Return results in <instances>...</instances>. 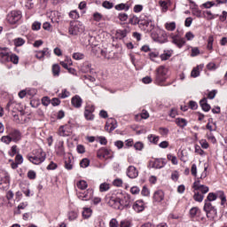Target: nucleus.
I'll return each mask as SVG.
<instances>
[{
	"mask_svg": "<svg viewBox=\"0 0 227 227\" xmlns=\"http://www.w3.org/2000/svg\"><path fill=\"white\" fill-rule=\"evenodd\" d=\"M168 80V69L164 66H160L155 70V79L154 82L157 84V86H166L164 85V82Z\"/></svg>",
	"mask_w": 227,
	"mask_h": 227,
	"instance_id": "1",
	"label": "nucleus"
},
{
	"mask_svg": "<svg viewBox=\"0 0 227 227\" xmlns=\"http://www.w3.org/2000/svg\"><path fill=\"white\" fill-rule=\"evenodd\" d=\"M27 159L32 164H42L43 160H45V153H43L42 150H35L33 151L32 154L27 155Z\"/></svg>",
	"mask_w": 227,
	"mask_h": 227,
	"instance_id": "2",
	"label": "nucleus"
},
{
	"mask_svg": "<svg viewBox=\"0 0 227 227\" xmlns=\"http://www.w3.org/2000/svg\"><path fill=\"white\" fill-rule=\"evenodd\" d=\"M84 33V25L81 21H73L70 23L69 35L73 36H77Z\"/></svg>",
	"mask_w": 227,
	"mask_h": 227,
	"instance_id": "3",
	"label": "nucleus"
},
{
	"mask_svg": "<svg viewBox=\"0 0 227 227\" xmlns=\"http://www.w3.org/2000/svg\"><path fill=\"white\" fill-rule=\"evenodd\" d=\"M6 109H8L9 111H11L12 113V116L15 118V120H17V118H19V114H17V113H20V114L21 116H24V111L20 110V105L13 102V101H10L7 104Z\"/></svg>",
	"mask_w": 227,
	"mask_h": 227,
	"instance_id": "4",
	"label": "nucleus"
},
{
	"mask_svg": "<svg viewBox=\"0 0 227 227\" xmlns=\"http://www.w3.org/2000/svg\"><path fill=\"white\" fill-rule=\"evenodd\" d=\"M204 210L207 213V217L211 221H214L217 217V209L212 206V203L206 202L204 205Z\"/></svg>",
	"mask_w": 227,
	"mask_h": 227,
	"instance_id": "5",
	"label": "nucleus"
},
{
	"mask_svg": "<svg viewBox=\"0 0 227 227\" xmlns=\"http://www.w3.org/2000/svg\"><path fill=\"white\" fill-rule=\"evenodd\" d=\"M117 196L119 198V201L121 203V207L122 210L125 207L127 208L130 207V196L129 195V193L120 192L117 193Z\"/></svg>",
	"mask_w": 227,
	"mask_h": 227,
	"instance_id": "6",
	"label": "nucleus"
},
{
	"mask_svg": "<svg viewBox=\"0 0 227 227\" xmlns=\"http://www.w3.org/2000/svg\"><path fill=\"white\" fill-rule=\"evenodd\" d=\"M20 19H22V13L20 11H12L7 15V21L9 24H17Z\"/></svg>",
	"mask_w": 227,
	"mask_h": 227,
	"instance_id": "7",
	"label": "nucleus"
},
{
	"mask_svg": "<svg viewBox=\"0 0 227 227\" xmlns=\"http://www.w3.org/2000/svg\"><path fill=\"white\" fill-rule=\"evenodd\" d=\"M139 27L144 29L146 33H150L153 29V23L150 19L140 20Z\"/></svg>",
	"mask_w": 227,
	"mask_h": 227,
	"instance_id": "8",
	"label": "nucleus"
},
{
	"mask_svg": "<svg viewBox=\"0 0 227 227\" xmlns=\"http://www.w3.org/2000/svg\"><path fill=\"white\" fill-rule=\"evenodd\" d=\"M76 196L78 200H81L82 201H88L89 200H91L93 197V190L88 189L85 192H77Z\"/></svg>",
	"mask_w": 227,
	"mask_h": 227,
	"instance_id": "9",
	"label": "nucleus"
},
{
	"mask_svg": "<svg viewBox=\"0 0 227 227\" xmlns=\"http://www.w3.org/2000/svg\"><path fill=\"white\" fill-rule=\"evenodd\" d=\"M0 61L1 63H10V49L0 48Z\"/></svg>",
	"mask_w": 227,
	"mask_h": 227,
	"instance_id": "10",
	"label": "nucleus"
},
{
	"mask_svg": "<svg viewBox=\"0 0 227 227\" xmlns=\"http://www.w3.org/2000/svg\"><path fill=\"white\" fill-rule=\"evenodd\" d=\"M109 207H112V208H115V210H122L121 209V204L120 203V199L118 197V194L116 196H113L108 200Z\"/></svg>",
	"mask_w": 227,
	"mask_h": 227,
	"instance_id": "11",
	"label": "nucleus"
},
{
	"mask_svg": "<svg viewBox=\"0 0 227 227\" xmlns=\"http://www.w3.org/2000/svg\"><path fill=\"white\" fill-rule=\"evenodd\" d=\"M111 153H112L111 150H109L107 148H105V147H102L99 150H98L97 157L98 159L107 160V159H110Z\"/></svg>",
	"mask_w": 227,
	"mask_h": 227,
	"instance_id": "12",
	"label": "nucleus"
},
{
	"mask_svg": "<svg viewBox=\"0 0 227 227\" xmlns=\"http://www.w3.org/2000/svg\"><path fill=\"white\" fill-rule=\"evenodd\" d=\"M51 58V50L49 48H43L41 51H35V58L40 61H43V58Z\"/></svg>",
	"mask_w": 227,
	"mask_h": 227,
	"instance_id": "13",
	"label": "nucleus"
},
{
	"mask_svg": "<svg viewBox=\"0 0 227 227\" xmlns=\"http://www.w3.org/2000/svg\"><path fill=\"white\" fill-rule=\"evenodd\" d=\"M70 134H72V126L67 124L59 127V135L62 137H67V136H70Z\"/></svg>",
	"mask_w": 227,
	"mask_h": 227,
	"instance_id": "14",
	"label": "nucleus"
},
{
	"mask_svg": "<svg viewBox=\"0 0 227 227\" xmlns=\"http://www.w3.org/2000/svg\"><path fill=\"white\" fill-rule=\"evenodd\" d=\"M171 39L172 43H174V45H176L178 49H182V47L185 45V39L184 37H181L180 35H173Z\"/></svg>",
	"mask_w": 227,
	"mask_h": 227,
	"instance_id": "15",
	"label": "nucleus"
},
{
	"mask_svg": "<svg viewBox=\"0 0 227 227\" xmlns=\"http://www.w3.org/2000/svg\"><path fill=\"white\" fill-rule=\"evenodd\" d=\"M192 187L194 191H200L202 194H207V192H208V186L201 184L199 180L193 183Z\"/></svg>",
	"mask_w": 227,
	"mask_h": 227,
	"instance_id": "16",
	"label": "nucleus"
},
{
	"mask_svg": "<svg viewBox=\"0 0 227 227\" xmlns=\"http://www.w3.org/2000/svg\"><path fill=\"white\" fill-rule=\"evenodd\" d=\"M10 184V174L6 170H0V185Z\"/></svg>",
	"mask_w": 227,
	"mask_h": 227,
	"instance_id": "17",
	"label": "nucleus"
},
{
	"mask_svg": "<svg viewBox=\"0 0 227 227\" xmlns=\"http://www.w3.org/2000/svg\"><path fill=\"white\" fill-rule=\"evenodd\" d=\"M129 33H130L129 27L124 29H118L115 33V38H117L118 40H123V38H125V36H127Z\"/></svg>",
	"mask_w": 227,
	"mask_h": 227,
	"instance_id": "18",
	"label": "nucleus"
},
{
	"mask_svg": "<svg viewBox=\"0 0 227 227\" xmlns=\"http://www.w3.org/2000/svg\"><path fill=\"white\" fill-rule=\"evenodd\" d=\"M153 200L154 203H160L161 201H164V192L161 190L154 192Z\"/></svg>",
	"mask_w": 227,
	"mask_h": 227,
	"instance_id": "19",
	"label": "nucleus"
},
{
	"mask_svg": "<svg viewBox=\"0 0 227 227\" xmlns=\"http://www.w3.org/2000/svg\"><path fill=\"white\" fill-rule=\"evenodd\" d=\"M65 143L63 141L57 142L55 145V152L57 155L63 156L65 154Z\"/></svg>",
	"mask_w": 227,
	"mask_h": 227,
	"instance_id": "20",
	"label": "nucleus"
},
{
	"mask_svg": "<svg viewBox=\"0 0 227 227\" xmlns=\"http://www.w3.org/2000/svg\"><path fill=\"white\" fill-rule=\"evenodd\" d=\"M71 104L76 109H79L82 106V98L79 97V95H75L71 99Z\"/></svg>",
	"mask_w": 227,
	"mask_h": 227,
	"instance_id": "21",
	"label": "nucleus"
},
{
	"mask_svg": "<svg viewBox=\"0 0 227 227\" xmlns=\"http://www.w3.org/2000/svg\"><path fill=\"white\" fill-rule=\"evenodd\" d=\"M139 172L134 166H129L127 170V176L129 178H137Z\"/></svg>",
	"mask_w": 227,
	"mask_h": 227,
	"instance_id": "22",
	"label": "nucleus"
},
{
	"mask_svg": "<svg viewBox=\"0 0 227 227\" xmlns=\"http://www.w3.org/2000/svg\"><path fill=\"white\" fill-rule=\"evenodd\" d=\"M9 136L11 137V140L13 141V143H19L20 139L22 138V136L20 135V131L14 129L12 130Z\"/></svg>",
	"mask_w": 227,
	"mask_h": 227,
	"instance_id": "23",
	"label": "nucleus"
},
{
	"mask_svg": "<svg viewBox=\"0 0 227 227\" xmlns=\"http://www.w3.org/2000/svg\"><path fill=\"white\" fill-rule=\"evenodd\" d=\"M166 166V160L165 159H155L153 163V168L155 169H160Z\"/></svg>",
	"mask_w": 227,
	"mask_h": 227,
	"instance_id": "24",
	"label": "nucleus"
},
{
	"mask_svg": "<svg viewBox=\"0 0 227 227\" xmlns=\"http://www.w3.org/2000/svg\"><path fill=\"white\" fill-rule=\"evenodd\" d=\"M133 209L137 213L143 212V210H145V202H143V200H137L133 204Z\"/></svg>",
	"mask_w": 227,
	"mask_h": 227,
	"instance_id": "25",
	"label": "nucleus"
},
{
	"mask_svg": "<svg viewBox=\"0 0 227 227\" xmlns=\"http://www.w3.org/2000/svg\"><path fill=\"white\" fill-rule=\"evenodd\" d=\"M96 54H100L105 59H109V54H107V49H102L100 47H96L95 50Z\"/></svg>",
	"mask_w": 227,
	"mask_h": 227,
	"instance_id": "26",
	"label": "nucleus"
},
{
	"mask_svg": "<svg viewBox=\"0 0 227 227\" xmlns=\"http://www.w3.org/2000/svg\"><path fill=\"white\" fill-rule=\"evenodd\" d=\"M12 43L15 47H22V45H24V43H26V39H24L22 37H17L12 40Z\"/></svg>",
	"mask_w": 227,
	"mask_h": 227,
	"instance_id": "27",
	"label": "nucleus"
},
{
	"mask_svg": "<svg viewBox=\"0 0 227 227\" xmlns=\"http://www.w3.org/2000/svg\"><path fill=\"white\" fill-rule=\"evenodd\" d=\"M200 107H202V110L205 111L206 113H208L210 111V105L207 102V98H203L200 102Z\"/></svg>",
	"mask_w": 227,
	"mask_h": 227,
	"instance_id": "28",
	"label": "nucleus"
},
{
	"mask_svg": "<svg viewBox=\"0 0 227 227\" xmlns=\"http://www.w3.org/2000/svg\"><path fill=\"white\" fill-rule=\"evenodd\" d=\"M203 65L197 66L191 73L192 77H200V70H203Z\"/></svg>",
	"mask_w": 227,
	"mask_h": 227,
	"instance_id": "29",
	"label": "nucleus"
},
{
	"mask_svg": "<svg viewBox=\"0 0 227 227\" xmlns=\"http://www.w3.org/2000/svg\"><path fill=\"white\" fill-rule=\"evenodd\" d=\"M82 217L83 219H90V216L92 215L93 210L90 207H83L82 210Z\"/></svg>",
	"mask_w": 227,
	"mask_h": 227,
	"instance_id": "30",
	"label": "nucleus"
},
{
	"mask_svg": "<svg viewBox=\"0 0 227 227\" xmlns=\"http://www.w3.org/2000/svg\"><path fill=\"white\" fill-rule=\"evenodd\" d=\"M81 70L83 74H88L89 72H91V64L90 62L83 63Z\"/></svg>",
	"mask_w": 227,
	"mask_h": 227,
	"instance_id": "31",
	"label": "nucleus"
},
{
	"mask_svg": "<svg viewBox=\"0 0 227 227\" xmlns=\"http://www.w3.org/2000/svg\"><path fill=\"white\" fill-rule=\"evenodd\" d=\"M114 8L118 12H121L123 10H124V12H129V10L130 9V6H129L127 4H119L115 5Z\"/></svg>",
	"mask_w": 227,
	"mask_h": 227,
	"instance_id": "32",
	"label": "nucleus"
},
{
	"mask_svg": "<svg viewBox=\"0 0 227 227\" xmlns=\"http://www.w3.org/2000/svg\"><path fill=\"white\" fill-rule=\"evenodd\" d=\"M111 189V184L109 183H102L99 185V192H107Z\"/></svg>",
	"mask_w": 227,
	"mask_h": 227,
	"instance_id": "33",
	"label": "nucleus"
},
{
	"mask_svg": "<svg viewBox=\"0 0 227 227\" xmlns=\"http://www.w3.org/2000/svg\"><path fill=\"white\" fill-rule=\"evenodd\" d=\"M61 72V67L58 64H54L52 66V74L54 77H59V74Z\"/></svg>",
	"mask_w": 227,
	"mask_h": 227,
	"instance_id": "34",
	"label": "nucleus"
},
{
	"mask_svg": "<svg viewBox=\"0 0 227 227\" xmlns=\"http://www.w3.org/2000/svg\"><path fill=\"white\" fill-rule=\"evenodd\" d=\"M76 187L81 191H84L85 189H88V183L84 180H80L76 183Z\"/></svg>",
	"mask_w": 227,
	"mask_h": 227,
	"instance_id": "35",
	"label": "nucleus"
},
{
	"mask_svg": "<svg viewBox=\"0 0 227 227\" xmlns=\"http://www.w3.org/2000/svg\"><path fill=\"white\" fill-rule=\"evenodd\" d=\"M165 28L167 31H175V29H176V23H175V21L167 22L165 24Z\"/></svg>",
	"mask_w": 227,
	"mask_h": 227,
	"instance_id": "36",
	"label": "nucleus"
},
{
	"mask_svg": "<svg viewBox=\"0 0 227 227\" xmlns=\"http://www.w3.org/2000/svg\"><path fill=\"white\" fill-rule=\"evenodd\" d=\"M176 123L178 127L184 129V127H187V121L184 118H177L176 119Z\"/></svg>",
	"mask_w": 227,
	"mask_h": 227,
	"instance_id": "37",
	"label": "nucleus"
},
{
	"mask_svg": "<svg viewBox=\"0 0 227 227\" xmlns=\"http://www.w3.org/2000/svg\"><path fill=\"white\" fill-rule=\"evenodd\" d=\"M167 159L168 160H170V162H172L174 166H178V159L176 158V156L169 153L167 155Z\"/></svg>",
	"mask_w": 227,
	"mask_h": 227,
	"instance_id": "38",
	"label": "nucleus"
},
{
	"mask_svg": "<svg viewBox=\"0 0 227 227\" xmlns=\"http://www.w3.org/2000/svg\"><path fill=\"white\" fill-rule=\"evenodd\" d=\"M203 15L207 20H213V19H215L217 16L212 13L210 11H206L203 12Z\"/></svg>",
	"mask_w": 227,
	"mask_h": 227,
	"instance_id": "39",
	"label": "nucleus"
},
{
	"mask_svg": "<svg viewBox=\"0 0 227 227\" xmlns=\"http://www.w3.org/2000/svg\"><path fill=\"white\" fill-rule=\"evenodd\" d=\"M139 22H141V20H139V18H137V16H136V15L130 16V18H129V23H130L132 26H136L137 24L139 25Z\"/></svg>",
	"mask_w": 227,
	"mask_h": 227,
	"instance_id": "40",
	"label": "nucleus"
},
{
	"mask_svg": "<svg viewBox=\"0 0 227 227\" xmlns=\"http://www.w3.org/2000/svg\"><path fill=\"white\" fill-rule=\"evenodd\" d=\"M13 63L14 65H19V56L16 54L9 55V62Z\"/></svg>",
	"mask_w": 227,
	"mask_h": 227,
	"instance_id": "41",
	"label": "nucleus"
},
{
	"mask_svg": "<svg viewBox=\"0 0 227 227\" xmlns=\"http://www.w3.org/2000/svg\"><path fill=\"white\" fill-rule=\"evenodd\" d=\"M171 51H164L163 54L160 55L161 61H166L171 58Z\"/></svg>",
	"mask_w": 227,
	"mask_h": 227,
	"instance_id": "42",
	"label": "nucleus"
},
{
	"mask_svg": "<svg viewBox=\"0 0 227 227\" xmlns=\"http://www.w3.org/2000/svg\"><path fill=\"white\" fill-rule=\"evenodd\" d=\"M72 58L76 61H81V59H84V55L81 52H74L73 53Z\"/></svg>",
	"mask_w": 227,
	"mask_h": 227,
	"instance_id": "43",
	"label": "nucleus"
},
{
	"mask_svg": "<svg viewBox=\"0 0 227 227\" xmlns=\"http://www.w3.org/2000/svg\"><path fill=\"white\" fill-rule=\"evenodd\" d=\"M42 29V23L40 21H34L32 24L33 31H40Z\"/></svg>",
	"mask_w": 227,
	"mask_h": 227,
	"instance_id": "44",
	"label": "nucleus"
},
{
	"mask_svg": "<svg viewBox=\"0 0 227 227\" xmlns=\"http://www.w3.org/2000/svg\"><path fill=\"white\" fill-rule=\"evenodd\" d=\"M204 198L205 196H203V194H200V192H195L193 196V200H195V201H198L199 203H201Z\"/></svg>",
	"mask_w": 227,
	"mask_h": 227,
	"instance_id": "45",
	"label": "nucleus"
},
{
	"mask_svg": "<svg viewBox=\"0 0 227 227\" xmlns=\"http://www.w3.org/2000/svg\"><path fill=\"white\" fill-rule=\"evenodd\" d=\"M178 178H180V172H178L177 170L172 171L171 180H173V182H178Z\"/></svg>",
	"mask_w": 227,
	"mask_h": 227,
	"instance_id": "46",
	"label": "nucleus"
},
{
	"mask_svg": "<svg viewBox=\"0 0 227 227\" xmlns=\"http://www.w3.org/2000/svg\"><path fill=\"white\" fill-rule=\"evenodd\" d=\"M148 139L150 143H153V145H157L159 143V136L149 135Z\"/></svg>",
	"mask_w": 227,
	"mask_h": 227,
	"instance_id": "47",
	"label": "nucleus"
},
{
	"mask_svg": "<svg viewBox=\"0 0 227 227\" xmlns=\"http://www.w3.org/2000/svg\"><path fill=\"white\" fill-rule=\"evenodd\" d=\"M1 141L5 145H10L12 140V137L10 135H7V136H3L1 137Z\"/></svg>",
	"mask_w": 227,
	"mask_h": 227,
	"instance_id": "48",
	"label": "nucleus"
},
{
	"mask_svg": "<svg viewBox=\"0 0 227 227\" xmlns=\"http://www.w3.org/2000/svg\"><path fill=\"white\" fill-rule=\"evenodd\" d=\"M118 19L121 20V22H126L129 19V15L125 12H121L118 14Z\"/></svg>",
	"mask_w": 227,
	"mask_h": 227,
	"instance_id": "49",
	"label": "nucleus"
},
{
	"mask_svg": "<svg viewBox=\"0 0 227 227\" xmlns=\"http://www.w3.org/2000/svg\"><path fill=\"white\" fill-rule=\"evenodd\" d=\"M105 129L108 132H113V130H114V129H116V124H114L113 122L112 123L107 122Z\"/></svg>",
	"mask_w": 227,
	"mask_h": 227,
	"instance_id": "50",
	"label": "nucleus"
},
{
	"mask_svg": "<svg viewBox=\"0 0 227 227\" xmlns=\"http://www.w3.org/2000/svg\"><path fill=\"white\" fill-rule=\"evenodd\" d=\"M65 168L68 171L74 168V163H72V160L68 159L67 160L65 161Z\"/></svg>",
	"mask_w": 227,
	"mask_h": 227,
	"instance_id": "51",
	"label": "nucleus"
},
{
	"mask_svg": "<svg viewBox=\"0 0 227 227\" xmlns=\"http://www.w3.org/2000/svg\"><path fill=\"white\" fill-rule=\"evenodd\" d=\"M103 8H106V10H111L114 6V4L109 1H105L102 4Z\"/></svg>",
	"mask_w": 227,
	"mask_h": 227,
	"instance_id": "52",
	"label": "nucleus"
},
{
	"mask_svg": "<svg viewBox=\"0 0 227 227\" xmlns=\"http://www.w3.org/2000/svg\"><path fill=\"white\" fill-rule=\"evenodd\" d=\"M135 150H138V152H141L143 148H145V144L143 142H136L134 145Z\"/></svg>",
	"mask_w": 227,
	"mask_h": 227,
	"instance_id": "53",
	"label": "nucleus"
},
{
	"mask_svg": "<svg viewBox=\"0 0 227 227\" xmlns=\"http://www.w3.org/2000/svg\"><path fill=\"white\" fill-rule=\"evenodd\" d=\"M35 3H33V0H25V8H27V10H31L34 8Z\"/></svg>",
	"mask_w": 227,
	"mask_h": 227,
	"instance_id": "54",
	"label": "nucleus"
},
{
	"mask_svg": "<svg viewBox=\"0 0 227 227\" xmlns=\"http://www.w3.org/2000/svg\"><path fill=\"white\" fill-rule=\"evenodd\" d=\"M207 200V201H215L217 200V194L210 192L208 193Z\"/></svg>",
	"mask_w": 227,
	"mask_h": 227,
	"instance_id": "55",
	"label": "nucleus"
},
{
	"mask_svg": "<svg viewBox=\"0 0 227 227\" xmlns=\"http://www.w3.org/2000/svg\"><path fill=\"white\" fill-rule=\"evenodd\" d=\"M160 6L161 7L162 12H168V2L160 0L159 2Z\"/></svg>",
	"mask_w": 227,
	"mask_h": 227,
	"instance_id": "56",
	"label": "nucleus"
},
{
	"mask_svg": "<svg viewBox=\"0 0 227 227\" xmlns=\"http://www.w3.org/2000/svg\"><path fill=\"white\" fill-rule=\"evenodd\" d=\"M154 42H159V43H166L168 42V37H153Z\"/></svg>",
	"mask_w": 227,
	"mask_h": 227,
	"instance_id": "57",
	"label": "nucleus"
},
{
	"mask_svg": "<svg viewBox=\"0 0 227 227\" xmlns=\"http://www.w3.org/2000/svg\"><path fill=\"white\" fill-rule=\"evenodd\" d=\"M207 137L208 141H210L211 143H213V145L215 144L216 141H217V140L215 139V137L211 132L207 133Z\"/></svg>",
	"mask_w": 227,
	"mask_h": 227,
	"instance_id": "58",
	"label": "nucleus"
},
{
	"mask_svg": "<svg viewBox=\"0 0 227 227\" xmlns=\"http://www.w3.org/2000/svg\"><path fill=\"white\" fill-rule=\"evenodd\" d=\"M80 166L81 168H88V166H90V160L88 159L82 160L80 162Z\"/></svg>",
	"mask_w": 227,
	"mask_h": 227,
	"instance_id": "59",
	"label": "nucleus"
},
{
	"mask_svg": "<svg viewBox=\"0 0 227 227\" xmlns=\"http://www.w3.org/2000/svg\"><path fill=\"white\" fill-rule=\"evenodd\" d=\"M60 98H68L70 97V92L67 90H63L62 92L59 94Z\"/></svg>",
	"mask_w": 227,
	"mask_h": 227,
	"instance_id": "60",
	"label": "nucleus"
},
{
	"mask_svg": "<svg viewBox=\"0 0 227 227\" xmlns=\"http://www.w3.org/2000/svg\"><path fill=\"white\" fill-rule=\"evenodd\" d=\"M84 116H85L86 120H93V118H95V116L93 115V113L88 112V110H85Z\"/></svg>",
	"mask_w": 227,
	"mask_h": 227,
	"instance_id": "61",
	"label": "nucleus"
},
{
	"mask_svg": "<svg viewBox=\"0 0 227 227\" xmlns=\"http://www.w3.org/2000/svg\"><path fill=\"white\" fill-rule=\"evenodd\" d=\"M217 65H215V63L214 62H209L207 65V70H217Z\"/></svg>",
	"mask_w": 227,
	"mask_h": 227,
	"instance_id": "62",
	"label": "nucleus"
},
{
	"mask_svg": "<svg viewBox=\"0 0 227 227\" xmlns=\"http://www.w3.org/2000/svg\"><path fill=\"white\" fill-rule=\"evenodd\" d=\"M132 223H130V222H129L128 220H122L120 223V227H131Z\"/></svg>",
	"mask_w": 227,
	"mask_h": 227,
	"instance_id": "63",
	"label": "nucleus"
},
{
	"mask_svg": "<svg viewBox=\"0 0 227 227\" xmlns=\"http://www.w3.org/2000/svg\"><path fill=\"white\" fill-rule=\"evenodd\" d=\"M109 226L110 227H118V226H120V223H118V220L114 218V219L110 220Z\"/></svg>",
	"mask_w": 227,
	"mask_h": 227,
	"instance_id": "64",
	"label": "nucleus"
}]
</instances>
